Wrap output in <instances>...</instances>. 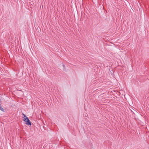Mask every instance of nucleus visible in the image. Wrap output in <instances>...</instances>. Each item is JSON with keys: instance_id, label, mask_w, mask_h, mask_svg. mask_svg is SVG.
<instances>
[{"instance_id": "7ed1b4c3", "label": "nucleus", "mask_w": 149, "mask_h": 149, "mask_svg": "<svg viewBox=\"0 0 149 149\" xmlns=\"http://www.w3.org/2000/svg\"><path fill=\"white\" fill-rule=\"evenodd\" d=\"M23 116H24V118H25V117H27V116H26V115H25V114H24L23 113Z\"/></svg>"}, {"instance_id": "f257e3e1", "label": "nucleus", "mask_w": 149, "mask_h": 149, "mask_svg": "<svg viewBox=\"0 0 149 149\" xmlns=\"http://www.w3.org/2000/svg\"><path fill=\"white\" fill-rule=\"evenodd\" d=\"M23 120L26 122V124L27 125H31V121L27 117H25V118H24Z\"/></svg>"}, {"instance_id": "f03ea898", "label": "nucleus", "mask_w": 149, "mask_h": 149, "mask_svg": "<svg viewBox=\"0 0 149 149\" xmlns=\"http://www.w3.org/2000/svg\"><path fill=\"white\" fill-rule=\"evenodd\" d=\"M0 110L2 111H4V109L1 107V104H0Z\"/></svg>"}]
</instances>
